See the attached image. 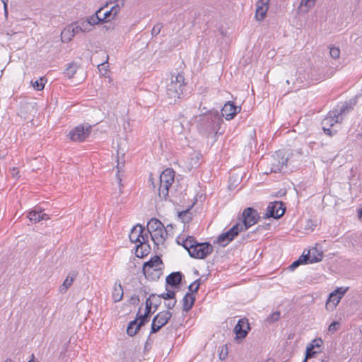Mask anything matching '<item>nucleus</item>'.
Segmentation results:
<instances>
[{"label":"nucleus","mask_w":362,"mask_h":362,"mask_svg":"<svg viewBox=\"0 0 362 362\" xmlns=\"http://www.w3.org/2000/svg\"><path fill=\"white\" fill-rule=\"evenodd\" d=\"M341 297L337 296L333 291L329 293L328 299L327 300L325 308L328 311H332L339 304Z\"/></svg>","instance_id":"23"},{"label":"nucleus","mask_w":362,"mask_h":362,"mask_svg":"<svg viewBox=\"0 0 362 362\" xmlns=\"http://www.w3.org/2000/svg\"><path fill=\"white\" fill-rule=\"evenodd\" d=\"M359 218L362 221V209L358 213Z\"/></svg>","instance_id":"62"},{"label":"nucleus","mask_w":362,"mask_h":362,"mask_svg":"<svg viewBox=\"0 0 362 362\" xmlns=\"http://www.w3.org/2000/svg\"><path fill=\"white\" fill-rule=\"evenodd\" d=\"M145 324L144 321L141 320H137V317L133 321H131L127 327V333L129 336L133 337L134 336L137 332L139 330L140 327Z\"/></svg>","instance_id":"22"},{"label":"nucleus","mask_w":362,"mask_h":362,"mask_svg":"<svg viewBox=\"0 0 362 362\" xmlns=\"http://www.w3.org/2000/svg\"><path fill=\"white\" fill-rule=\"evenodd\" d=\"M175 172L173 169L167 168L162 172L159 177V186L158 194L160 199H167L170 198V202L177 203L181 199V192L172 187L174 182Z\"/></svg>","instance_id":"1"},{"label":"nucleus","mask_w":362,"mask_h":362,"mask_svg":"<svg viewBox=\"0 0 362 362\" xmlns=\"http://www.w3.org/2000/svg\"><path fill=\"white\" fill-rule=\"evenodd\" d=\"M342 118L338 115L337 110L330 111L327 116H326L322 121V126L324 132L327 135H332L337 133V130L334 132L332 131V127L337 123L341 121Z\"/></svg>","instance_id":"8"},{"label":"nucleus","mask_w":362,"mask_h":362,"mask_svg":"<svg viewBox=\"0 0 362 362\" xmlns=\"http://www.w3.org/2000/svg\"><path fill=\"white\" fill-rule=\"evenodd\" d=\"M170 226L171 227V225L168 224L166 226V228H164V226H163L158 230H156V231H153L149 233L151 240H153L156 245L159 246L160 245H163L164 243L167 235L169 234Z\"/></svg>","instance_id":"14"},{"label":"nucleus","mask_w":362,"mask_h":362,"mask_svg":"<svg viewBox=\"0 0 362 362\" xmlns=\"http://www.w3.org/2000/svg\"><path fill=\"white\" fill-rule=\"evenodd\" d=\"M180 74H173L171 75L170 82L167 84L166 93L168 98L170 100V104L175 103L177 100L180 99V90H181V82L180 78Z\"/></svg>","instance_id":"5"},{"label":"nucleus","mask_w":362,"mask_h":362,"mask_svg":"<svg viewBox=\"0 0 362 362\" xmlns=\"http://www.w3.org/2000/svg\"><path fill=\"white\" fill-rule=\"evenodd\" d=\"M329 54L333 59H338L340 55V49L336 47H331L329 48Z\"/></svg>","instance_id":"43"},{"label":"nucleus","mask_w":362,"mask_h":362,"mask_svg":"<svg viewBox=\"0 0 362 362\" xmlns=\"http://www.w3.org/2000/svg\"><path fill=\"white\" fill-rule=\"evenodd\" d=\"M190 158L189 164L187 165V168L188 170H191V169L194 168H197L199 164V160L201 158V153L193 151L192 152L187 153Z\"/></svg>","instance_id":"27"},{"label":"nucleus","mask_w":362,"mask_h":362,"mask_svg":"<svg viewBox=\"0 0 362 362\" xmlns=\"http://www.w3.org/2000/svg\"><path fill=\"white\" fill-rule=\"evenodd\" d=\"M164 226L163 224L157 218H151L147 223V230L150 233L153 231L158 230L161 227Z\"/></svg>","instance_id":"31"},{"label":"nucleus","mask_w":362,"mask_h":362,"mask_svg":"<svg viewBox=\"0 0 362 362\" xmlns=\"http://www.w3.org/2000/svg\"><path fill=\"white\" fill-rule=\"evenodd\" d=\"M307 254L308 256V262L311 264L320 262L323 257V252L319 251L316 247L308 250Z\"/></svg>","instance_id":"25"},{"label":"nucleus","mask_w":362,"mask_h":362,"mask_svg":"<svg viewBox=\"0 0 362 362\" xmlns=\"http://www.w3.org/2000/svg\"><path fill=\"white\" fill-rule=\"evenodd\" d=\"M75 279L74 274H69L62 286H60L59 291L61 293H64L67 291L68 288L72 285Z\"/></svg>","instance_id":"29"},{"label":"nucleus","mask_w":362,"mask_h":362,"mask_svg":"<svg viewBox=\"0 0 362 362\" xmlns=\"http://www.w3.org/2000/svg\"><path fill=\"white\" fill-rule=\"evenodd\" d=\"M181 283V272H172L165 279L166 292L160 295L162 298H173L175 296V289L179 288Z\"/></svg>","instance_id":"4"},{"label":"nucleus","mask_w":362,"mask_h":362,"mask_svg":"<svg viewBox=\"0 0 362 362\" xmlns=\"http://www.w3.org/2000/svg\"><path fill=\"white\" fill-rule=\"evenodd\" d=\"M339 326H340V324L339 322L334 321L333 322H332L329 325V326L328 327V330L331 332H334L339 329Z\"/></svg>","instance_id":"49"},{"label":"nucleus","mask_w":362,"mask_h":362,"mask_svg":"<svg viewBox=\"0 0 362 362\" xmlns=\"http://www.w3.org/2000/svg\"><path fill=\"white\" fill-rule=\"evenodd\" d=\"M241 110L240 106L235 105L234 103L231 101L227 102L221 109L222 116L226 120H230L239 112Z\"/></svg>","instance_id":"15"},{"label":"nucleus","mask_w":362,"mask_h":362,"mask_svg":"<svg viewBox=\"0 0 362 362\" xmlns=\"http://www.w3.org/2000/svg\"><path fill=\"white\" fill-rule=\"evenodd\" d=\"M319 352H320V350L315 351L314 349H312V347H310L308 346L306 348V351H305V357L308 358L315 357V354H317Z\"/></svg>","instance_id":"42"},{"label":"nucleus","mask_w":362,"mask_h":362,"mask_svg":"<svg viewBox=\"0 0 362 362\" xmlns=\"http://www.w3.org/2000/svg\"><path fill=\"white\" fill-rule=\"evenodd\" d=\"M140 300L138 296L134 295L131 297L129 302L133 305H136L139 303Z\"/></svg>","instance_id":"54"},{"label":"nucleus","mask_w":362,"mask_h":362,"mask_svg":"<svg viewBox=\"0 0 362 362\" xmlns=\"http://www.w3.org/2000/svg\"><path fill=\"white\" fill-rule=\"evenodd\" d=\"M162 298L160 296V295L158 296H156V298L153 300V306H154L155 309H157V308H158V302L159 301V298Z\"/></svg>","instance_id":"57"},{"label":"nucleus","mask_w":362,"mask_h":362,"mask_svg":"<svg viewBox=\"0 0 362 362\" xmlns=\"http://www.w3.org/2000/svg\"><path fill=\"white\" fill-rule=\"evenodd\" d=\"M79 25V30H81L82 33H88L92 30V28L90 27V23L88 21L82 20L79 21H76Z\"/></svg>","instance_id":"37"},{"label":"nucleus","mask_w":362,"mask_h":362,"mask_svg":"<svg viewBox=\"0 0 362 362\" xmlns=\"http://www.w3.org/2000/svg\"><path fill=\"white\" fill-rule=\"evenodd\" d=\"M349 288L348 287H339V288H337V289H335L333 292L335 293L336 294H337V296H340L341 298H343V296H344V294L346 293V291H348Z\"/></svg>","instance_id":"46"},{"label":"nucleus","mask_w":362,"mask_h":362,"mask_svg":"<svg viewBox=\"0 0 362 362\" xmlns=\"http://www.w3.org/2000/svg\"><path fill=\"white\" fill-rule=\"evenodd\" d=\"M155 298H156V295H154V294L150 295V296L146 300L145 313L143 315L140 314L141 308H139V310L136 314L137 320H141L144 321V322H145V323L148 320V319L150 317V314L151 312V308L153 305V300Z\"/></svg>","instance_id":"17"},{"label":"nucleus","mask_w":362,"mask_h":362,"mask_svg":"<svg viewBox=\"0 0 362 362\" xmlns=\"http://www.w3.org/2000/svg\"><path fill=\"white\" fill-rule=\"evenodd\" d=\"M151 252V247L148 244V236L144 235L141 242L136 245L135 254L137 257L143 258L147 256Z\"/></svg>","instance_id":"16"},{"label":"nucleus","mask_w":362,"mask_h":362,"mask_svg":"<svg viewBox=\"0 0 362 362\" xmlns=\"http://www.w3.org/2000/svg\"><path fill=\"white\" fill-rule=\"evenodd\" d=\"M286 207L284 204L281 201H275L270 202L267 208V213L264 218H274L278 219L281 218L285 213Z\"/></svg>","instance_id":"10"},{"label":"nucleus","mask_w":362,"mask_h":362,"mask_svg":"<svg viewBox=\"0 0 362 362\" xmlns=\"http://www.w3.org/2000/svg\"><path fill=\"white\" fill-rule=\"evenodd\" d=\"M197 202V199H194V201L190 205L187 206L186 207L182 205V223H189L192 218V213L190 211L193 206L194 205L195 202ZM185 224H184L182 232L185 231Z\"/></svg>","instance_id":"24"},{"label":"nucleus","mask_w":362,"mask_h":362,"mask_svg":"<svg viewBox=\"0 0 362 362\" xmlns=\"http://www.w3.org/2000/svg\"><path fill=\"white\" fill-rule=\"evenodd\" d=\"M4 16L6 18H7L8 17L7 4H5V6H4Z\"/></svg>","instance_id":"59"},{"label":"nucleus","mask_w":362,"mask_h":362,"mask_svg":"<svg viewBox=\"0 0 362 362\" xmlns=\"http://www.w3.org/2000/svg\"><path fill=\"white\" fill-rule=\"evenodd\" d=\"M126 0H109L104 8L107 6L109 4L112 5L110 8L112 11L117 16L121 11V9L124 6Z\"/></svg>","instance_id":"26"},{"label":"nucleus","mask_w":362,"mask_h":362,"mask_svg":"<svg viewBox=\"0 0 362 362\" xmlns=\"http://www.w3.org/2000/svg\"><path fill=\"white\" fill-rule=\"evenodd\" d=\"M288 158L285 157L284 151L279 150L272 156L271 170L274 173H280L286 167Z\"/></svg>","instance_id":"11"},{"label":"nucleus","mask_w":362,"mask_h":362,"mask_svg":"<svg viewBox=\"0 0 362 362\" xmlns=\"http://www.w3.org/2000/svg\"><path fill=\"white\" fill-rule=\"evenodd\" d=\"M163 262L159 256L155 255L143 265V274L150 281H157L163 274Z\"/></svg>","instance_id":"3"},{"label":"nucleus","mask_w":362,"mask_h":362,"mask_svg":"<svg viewBox=\"0 0 362 362\" xmlns=\"http://www.w3.org/2000/svg\"><path fill=\"white\" fill-rule=\"evenodd\" d=\"M18 173H19V171L17 170V168H13L11 170V174H12L13 177H19Z\"/></svg>","instance_id":"56"},{"label":"nucleus","mask_w":362,"mask_h":362,"mask_svg":"<svg viewBox=\"0 0 362 362\" xmlns=\"http://www.w3.org/2000/svg\"><path fill=\"white\" fill-rule=\"evenodd\" d=\"M90 129V125L79 124L69 132V138L72 141H83L89 136Z\"/></svg>","instance_id":"9"},{"label":"nucleus","mask_w":362,"mask_h":362,"mask_svg":"<svg viewBox=\"0 0 362 362\" xmlns=\"http://www.w3.org/2000/svg\"><path fill=\"white\" fill-rule=\"evenodd\" d=\"M315 1L316 0H301L298 10L300 12H307L315 5Z\"/></svg>","instance_id":"35"},{"label":"nucleus","mask_w":362,"mask_h":362,"mask_svg":"<svg viewBox=\"0 0 362 362\" xmlns=\"http://www.w3.org/2000/svg\"><path fill=\"white\" fill-rule=\"evenodd\" d=\"M266 362H275V361H274V359H272V358H269V359H267V361H266Z\"/></svg>","instance_id":"64"},{"label":"nucleus","mask_w":362,"mask_h":362,"mask_svg":"<svg viewBox=\"0 0 362 362\" xmlns=\"http://www.w3.org/2000/svg\"><path fill=\"white\" fill-rule=\"evenodd\" d=\"M116 17L115 13L112 11L111 8L104 12L103 13H101V20L103 23L107 22L110 19H113Z\"/></svg>","instance_id":"38"},{"label":"nucleus","mask_w":362,"mask_h":362,"mask_svg":"<svg viewBox=\"0 0 362 362\" xmlns=\"http://www.w3.org/2000/svg\"><path fill=\"white\" fill-rule=\"evenodd\" d=\"M241 226L239 223H235L232 228L217 237L216 243L221 247L227 246L241 232Z\"/></svg>","instance_id":"6"},{"label":"nucleus","mask_w":362,"mask_h":362,"mask_svg":"<svg viewBox=\"0 0 362 362\" xmlns=\"http://www.w3.org/2000/svg\"><path fill=\"white\" fill-rule=\"evenodd\" d=\"M123 288L120 284H119L118 286H115L112 293V298L115 303L119 302L122 297H123Z\"/></svg>","instance_id":"32"},{"label":"nucleus","mask_w":362,"mask_h":362,"mask_svg":"<svg viewBox=\"0 0 362 362\" xmlns=\"http://www.w3.org/2000/svg\"><path fill=\"white\" fill-rule=\"evenodd\" d=\"M228 356V347L227 345H225L222 347L221 351L219 354V358L221 360L225 359Z\"/></svg>","instance_id":"51"},{"label":"nucleus","mask_w":362,"mask_h":362,"mask_svg":"<svg viewBox=\"0 0 362 362\" xmlns=\"http://www.w3.org/2000/svg\"><path fill=\"white\" fill-rule=\"evenodd\" d=\"M69 25H70V28L71 29V32H72L74 36H75L76 35H77L80 33H82L81 30H79V25L77 23V22H75Z\"/></svg>","instance_id":"48"},{"label":"nucleus","mask_w":362,"mask_h":362,"mask_svg":"<svg viewBox=\"0 0 362 362\" xmlns=\"http://www.w3.org/2000/svg\"><path fill=\"white\" fill-rule=\"evenodd\" d=\"M77 66L74 63H71L68 64L66 68L64 71V74L66 77L71 78L74 76V75L76 73Z\"/></svg>","instance_id":"36"},{"label":"nucleus","mask_w":362,"mask_h":362,"mask_svg":"<svg viewBox=\"0 0 362 362\" xmlns=\"http://www.w3.org/2000/svg\"><path fill=\"white\" fill-rule=\"evenodd\" d=\"M184 237L182 234V238ZM182 247L191 257L195 259H204L214 251V247L209 243H198L193 236L189 235L182 239Z\"/></svg>","instance_id":"2"},{"label":"nucleus","mask_w":362,"mask_h":362,"mask_svg":"<svg viewBox=\"0 0 362 362\" xmlns=\"http://www.w3.org/2000/svg\"><path fill=\"white\" fill-rule=\"evenodd\" d=\"M166 300H168L169 301L166 303V306L168 309H172L175 303L176 300H175V297L173 298H165Z\"/></svg>","instance_id":"53"},{"label":"nucleus","mask_w":362,"mask_h":362,"mask_svg":"<svg viewBox=\"0 0 362 362\" xmlns=\"http://www.w3.org/2000/svg\"><path fill=\"white\" fill-rule=\"evenodd\" d=\"M250 330L248 320L245 317L240 319L234 327L235 340L238 341L239 339L245 338Z\"/></svg>","instance_id":"13"},{"label":"nucleus","mask_w":362,"mask_h":362,"mask_svg":"<svg viewBox=\"0 0 362 362\" xmlns=\"http://www.w3.org/2000/svg\"><path fill=\"white\" fill-rule=\"evenodd\" d=\"M123 166H124V163H119V160H117V173L116 175V177H117V182L120 187L122 186V177L119 175V173Z\"/></svg>","instance_id":"44"},{"label":"nucleus","mask_w":362,"mask_h":362,"mask_svg":"<svg viewBox=\"0 0 362 362\" xmlns=\"http://www.w3.org/2000/svg\"><path fill=\"white\" fill-rule=\"evenodd\" d=\"M28 217L30 221L35 223L39 222L41 220H47L49 218L47 214L42 213L40 207H35L33 210L30 211Z\"/></svg>","instance_id":"21"},{"label":"nucleus","mask_w":362,"mask_h":362,"mask_svg":"<svg viewBox=\"0 0 362 362\" xmlns=\"http://www.w3.org/2000/svg\"><path fill=\"white\" fill-rule=\"evenodd\" d=\"M242 216L243 223H239L242 228L241 232L255 225L259 218L257 211L252 207L246 208L243 211Z\"/></svg>","instance_id":"7"},{"label":"nucleus","mask_w":362,"mask_h":362,"mask_svg":"<svg viewBox=\"0 0 362 362\" xmlns=\"http://www.w3.org/2000/svg\"><path fill=\"white\" fill-rule=\"evenodd\" d=\"M320 362H329V357H325L324 358H322Z\"/></svg>","instance_id":"61"},{"label":"nucleus","mask_w":362,"mask_h":362,"mask_svg":"<svg viewBox=\"0 0 362 362\" xmlns=\"http://www.w3.org/2000/svg\"><path fill=\"white\" fill-rule=\"evenodd\" d=\"M74 37L70 25H67L61 33V39L63 42H69Z\"/></svg>","instance_id":"33"},{"label":"nucleus","mask_w":362,"mask_h":362,"mask_svg":"<svg viewBox=\"0 0 362 362\" xmlns=\"http://www.w3.org/2000/svg\"><path fill=\"white\" fill-rule=\"evenodd\" d=\"M323 344V341L320 338L313 339L308 345V346L312 347L313 349H320Z\"/></svg>","instance_id":"41"},{"label":"nucleus","mask_w":362,"mask_h":362,"mask_svg":"<svg viewBox=\"0 0 362 362\" xmlns=\"http://www.w3.org/2000/svg\"><path fill=\"white\" fill-rule=\"evenodd\" d=\"M152 344L153 341L151 340V337L148 336L144 345V351H148L151 349Z\"/></svg>","instance_id":"52"},{"label":"nucleus","mask_w":362,"mask_h":362,"mask_svg":"<svg viewBox=\"0 0 362 362\" xmlns=\"http://www.w3.org/2000/svg\"><path fill=\"white\" fill-rule=\"evenodd\" d=\"M163 28V25L161 23H157L156 24L151 30V34L153 36H156L158 35Z\"/></svg>","instance_id":"47"},{"label":"nucleus","mask_w":362,"mask_h":362,"mask_svg":"<svg viewBox=\"0 0 362 362\" xmlns=\"http://www.w3.org/2000/svg\"><path fill=\"white\" fill-rule=\"evenodd\" d=\"M104 9V7H101L95 13V14L92 15L91 16H90L88 19H87V21H88V23H90V27L93 28V27L95 25H98L100 23H103L102 22V20H101V12Z\"/></svg>","instance_id":"30"},{"label":"nucleus","mask_w":362,"mask_h":362,"mask_svg":"<svg viewBox=\"0 0 362 362\" xmlns=\"http://www.w3.org/2000/svg\"><path fill=\"white\" fill-rule=\"evenodd\" d=\"M170 317L171 313L168 311H163L158 313L153 319L151 334L156 333L167 324Z\"/></svg>","instance_id":"12"},{"label":"nucleus","mask_w":362,"mask_h":362,"mask_svg":"<svg viewBox=\"0 0 362 362\" xmlns=\"http://www.w3.org/2000/svg\"><path fill=\"white\" fill-rule=\"evenodd\" d=\"M356 104V101L350 100L349 102H345L340 107L339 111L337 110L338 115L341 117L342 114H345L349 112L353 109L354 106Z\"/></svg>","instance_id":"34"},{"label":"nucleus","mask_w":362,"mask_h":362,"mask_svg":"<svg viewBox=\"0 0 362 362\" xmlns=\"http://www.w3.org/2000/svg\"><path fill=\"white\" fill-rule=\"evenodd\" d=\"M144 228L140 225L137 224L134 226L131 232L129 235V240L132 243L139 244L142 240V238H144V235H148L147 233H144Z\"/></svg>","instance_id":"18"},{"label":"nucleus","mask_w":362,"mask_h":362,"mask_svg":"<svg viewBox=\"0 0 362 362\" xmlns=\"http://www.w3.org/2000/svg\"><path fill=\"white\" fill-rule=\"evenodd\" d=\"M206 118L209 123V127L211 131H218L219 126L223 122V119L219 115V114L216 112H210L206 116Z\"/></svg>","instance_id":"19"},{"label":"nucleus","mask_w":362,"mask_h":362,"mask_svg":"<svg viewBox=\"0 0 362 362\" xmlns=\"http://www.w3.org/2000/svg\"><path fill=\"white\" fill-rule=\"evenodd\" d=\"M4 362H14V361L11 358H6Z\"/></svg>","instance_id":"63"},{"label":"nucleus","mask_w":362,"mask_h":362,"mask_svg":"<svg viewBox=\"0 0 362 362\" xmlns=\"http://www.w3.org/2000/svg\"><path fill=\"white\" fill-rule=\"evenodd\" d=\"M199 286H200V280L199 279L195 280L193 283H192L191 284H189L188 286V288L189 291V293H192L194 294V293L197 292V291L199 288Z\"/></svg>","instance_id":"40"},{"label":"nucleus","mask_w":362,"mask_h":362,"mask_svg":"<svg viewBox=\"0 0 362 362\" xmlns=\"http://www.w3.org/2000/svg\"><path fill=\"white\" fill-rule=\"evenodd\" d=\"M297 261L299 262L300 264L309 263L308 254H305V252H303V255L297 259Z\"/></svg>","instance_id":"50"},{"label":"nucleus","mask_w":362,"mask_h":362,"mask_svg":"<svg viewBox=\"0 0 362 362\" xmlns=\"http://www.w3.org/2000/svg\"><path fill=\"white\" fill-rule=\"evenodd\" d=\"M149 182L152 185L153 188L155 189L156 188V185H155L154 179L152 177V175H150Z\"/></svg>","instance_id":"58"},{"label":"nucleus","mask_w":362,"mask_h":362,"mask_svg":"<svg viewBox=\"0 0 362 362\" xmlns=\"http://www.w3.org/2000/svg\"><path fill=\"white\" fill-rule=\"evenodd\" d=\"M299 265H300L299 264V262H298L297 260L294 261L290 266H289V269L290 270H294L295 269H296Z\"/></svg>","instance_id":"55"},{"label":"nucleus","mask_w":362,"mask_h":362,"mask_svg":"<svg viewBox=\"0 0 362 362\" xmlns=\"http://www.w3.org/2000/svg\"><path fill=\"white\" fill-rule=\"evenodd\" d=\"M279 318H280V312L276 311V312H274V313H272L271 315H269L267 318V321L269 322H273L277 321Z\"/></svg>","instance_id":"45"},{"label":"nucleus","mask_w":362,"mask_h":362,"mask_svg":"<svg viewBox=\"0 0 362 362\" xmlns=\"http://www.w3.org/2000/svg\"><path fill=\"white\" fill-rule=\"evenodd\" d=\"M195 301V296L192 293H187L182 298V310H189L192 308Z\"/></svg>","instance_id":"28"},{"label":"nucleus","mask_w":362,"mask_h":362,"mask_svg":"<svg viewBox=\"0 0 362 362\" xmlns=\"http://www.w3.org/2000/svg\"><path fill=\"white\" fill-rule=\"evenodd\" d=\"M270 0H259L257 2L255 16L258 21H262L267 13Z\"/></svg>","instance_id":"20"},{"label":"nucleus","mask_w":362,"mask_h":362,"mask_svg":"<svg viewBox=\"0 0 362 362\" xmlns=\"http://www.w3.org/2000/svg\"><path fill=\"white\" fill-rule=\"evenodd\" d=\"M45 78H40L39 80H36L34 83H33V86L35 90H42L45 87Z\"/></svg>","instance_id":"39"},{"label":"nucleus","mask_w":362,"mask_h":362,"mask_svg":"<svg viewBox=\"0 0 362 362\" xmlns=\"http://www.w3.org/2000/svg\"><path fill=\"white\" fill-rule=\"evenodd\" d=\"M176 243L179 245H181V240H180V236H177V238H176Z\"/></svg>","instance_id":"60"}]
</instances>
